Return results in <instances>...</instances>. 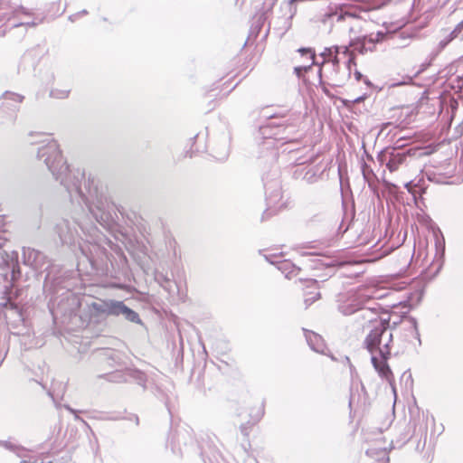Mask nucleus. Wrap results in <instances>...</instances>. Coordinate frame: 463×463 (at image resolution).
<instances>
[{
  "label": "nucleus",
  "instance_id": "ddd939ff",
  "mask_svg": "<svg viewBox=\"0 0 463 463\" xmlns=\"http://www.w3.org/2000/svg\"><path fill=\"white\" fill-rule=\"evenodd\" d=\"M339 54H340V53H336V52H335V53H334V54H333V57H331V59H330V61L333 63V65H334V66L338 67V64H339V62H340V60H339V58H338V55H339Z\"/></svg>",
  "mask_w": 463,
  "mask_h": 463
},
{
  "label": "nucleus",
  "instance_id": "1a4fd4ad",
  "mask_svg": "<svg viewBox=\"0 0 463 463\" xmlns=\"http://www.w3.org/2000/svg\"><path fill=\"white\" fill-rule=\"evenodd\" d=\"M279 269L286 274L288 279H292L299 274L300 269L295 267L289 261H284L280 264Z\"/></svg>",
  "mask_w": 463,
  "mask_h": 463
},
{
  "label": "nucleus",
  "instance_id": "f257e3e1",
  "mask_svg": "<svg viewBox=\"0 0 463 463\" xmlns=\"http://www.w3.org/2000/svg\"><path fill=\"white\" fill-rule=\"evenodd\" d=\"M363 317L367 318V323L364 326V329L368 331L364 340L366 349L372 355L376 352L379 354L391 355L392 334L388 330L389 321L373 312L368 317Z\"/></svg>",
  "mask_w": 463,
  "mask_h": 463
},
{
  "label": "nucleus",
  "instance_id": "dca6fc26",
  "mask_svg": "<svg viewBox=\"0 0 463 463\" xmlns=\"http://www.w3.org/2000/svg\"><path fill=\"white\" fill-rule=\"evenodd\" d=\"M46 164H47V165L49 166L50 169H52L53 167L52 164L50 163V159L49 158L46 159Z\"/></svg>",
  "mask_w": 463,
  "mask_h": 463
},
{
  "label": "nucleus",
  "instance_id": "20e7f679",
  "mask_svg": "<svg viewBox=\"0 0 463 463\" xmlns=\"http://www.w3.org/2000/svg\"><path fill=\"white\" fill-rule=\"evenodd\" d=\"M105 311L108 316L124 315L132 322L138 319V315L121 301H105Z\"/></svg>",
  "mask_w": 463,
  "mask_h": 463
},
{
  "label": "nucleus",
  "instance_id": "39448f33",
  "mask_svg": "<svg viewBox=\"0 0 463 463\" xmlns=\"http://www.w3.org/2000/svg\"><path fill=\"white\" fill-rule=\"evenodd\" d=\"M390 356L380 354V357H377L373 354L371 361L379 376L386 380L390 384H392L394 383V375L388 364Z\"/></svg>",
  "mask_w": 463,
  "mask_h": 463
},
{
  "label": "nucleus",
  "instance_id": "9b49d317",
  "mask_svg": "<svg viewBox=\"0 0 463 463\" xmlns=\"http://www.w3.org/2000/svg\"><path fill=\"white\" fill-rule=\"evenodd\" d=\"M50 148H52L54 160H56L58 162H61L62 156H61V152L57 149L55 145H52V146H50Z\"/></svg>",
  "mask_w": 463,
  "mask_h": 463
},
{
  "label": "nucleus",
  "instance_id": "f8f14e48",
  "mask_svg": "<svg viewBox=\"0 0 463 463\" xmlns=\"http://www.w3.org/2000/svg\"><path fill=\"white\" fill-rule=\"evenodd\" d=\"M92 307L99 313H102V314H106V311H105V302L103 303V305H99L97 303H93L92 304Z\"/></svg>",
  "mask_w": 463,
  "mask_h": 463
},
{
  "label": "nucleus",
  "instance_id": "f3484780",
  "mask_svg": "<svg viewBox=\"0 0 463 463\" xmlns=\"http://www.w3.org/2000/svg\"><path fill=\"white\" fill-rule=\"evenodd\" d=\"M17 97H18V99H19V101H22V100H23V97H21V96H17Z\"/></svg>",
  "mask_w": 463,
  "mask_h": 463
},
{
  "label": "nucleus",
  "instance_id": "9d476101",
  "mask_svg": "<svg viewBox=\"0 0 463 463\" xmlns=\"http://www.w3.org/2000/svg\"><path fill=\"white\" fill-rule=\"evenodd\" d=\"M346 18H357V15L351 12V11H345L344 13H341L338 16H337V21H343Z\"/></svg>",
  "mask_w": 463,
  "mask_h": 463
},
{
  "label": "nucleus",
  "instance_id": "6e6552de",
  "mask_svg": "<svg viewBox=\"0 0 463 463\" xmlns=\"http://www.w3.org/2000/svg\"><path fill=\"white\" fill-rule=\"evenodd\" d=\"M405 157L406 156L404 154H397L392 156L386 164V167L389 169L390 172L397 171L400 165L403 164Z\"/></svg>",
  "mask_w": 463,
  "mask_h": 463
},
{
  "label": "nucleus",
  "instance_id": "2eb2a0df",
  "mask_svg": "<svg viewBox=\"0 0 463 463\" xmlns=\"http://www.w3.org/2000/svg\"><path fill=\"white\" fill-rule=\"evenodd\" d=\"M354 76L357 80H360L362 78V74L359 71H355Z\"/></svg>",
  "mask_w": 463,
  "mask_h": 463
},
{
  "label": "nucleus",
  "instance_id": "4468645a",
  "mask_svg": "<svg viewBox=\"0 0 463 463\" xmlns=\"http://www.w3.org/2000/svg\"><path fill=\"white\" fill-rule=\"evenodd\" d=\"M16 15L18 14H24V15H30V13L28 11H26L24 8L21 7L19 9H16L14 12Z\"/></svg>",
  "mask_w": 463,
  "mask_h": 463
},
{
  "label": "nucleus",
  "instance_id": "7ed1b4c3",
  "mask_svg": "<svg viewBox=\"0 0 463 463\" xmlns=\"http://www.w3.org/2000/svg\"><path fill=\"white\" fill-rule=\"evenodd\" d=\"M299 289L306 307L320 298L319 285L315 279L301 280Z\"/></svg>",
  "mask_w": 463,
  "mask_h": 463
},
{
  "label": "nucleus",
  "instance_id": "423d86ee",
  "mask_svg": "<svg viewBox=\"0 0 463 463\" xmlns=\"http://www.w3.org/2000/svg\"><path fill=\"white\" fill-rule=\"evenodd\" d=\"M342 53L348 57V65L350 66L351 62L354 61L353 54L350 52V49L347 46H333L330 48H326L321 52V57L323 58L322 65L330 62L331 57H333L334 53Z\"/></svg>",
  "mask_w": 463,
  "mask_h": 463
},
{
  "label": "nucleus",
  "instance_id": "f03ea898",
  "mask_svg": "<svg viewBox=\"0 0 463 463\" xmlns=\"http://www.w3.org/2000/svg\"><path fill=\"white\" fill-rule=\"evenodd\" d=\"M384 37L383 33H377L375 36L373 34L367 36H361L352 39L349 43V48H353L350 52L353 54L354 58V52H357L360 54H364L367 52H373L375 50V43L381 42ZM354 64V61L352 62Z\"/></svg>",
  "mask_w": 463,
  "mask_h": 463
},
{
  "label": "nucleus",
  "instance_id": "0eeeda50",
  "mask_svg": "<svg viewBox=\"0 0 463 463\" xmlns=\"http://www.w3.org/2000/svg\"><path fill=\"white\" fill-rule=\"evenodd\" d=\"M298 52L304 57L306 61L300 65L299 67H296L295 71L298 74H300L302 71H308L313 65L317 64L316 62V52L311 48H300L298 49Z\"/></svg>",
  "mask_w": 463,
  "mask_h": 463
}]
</instances>
